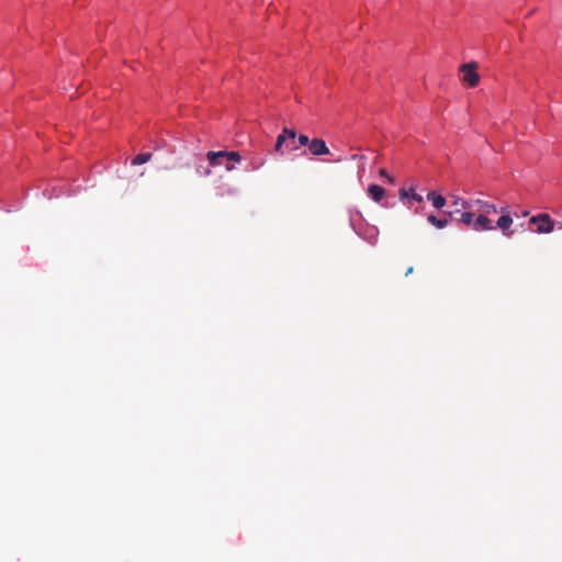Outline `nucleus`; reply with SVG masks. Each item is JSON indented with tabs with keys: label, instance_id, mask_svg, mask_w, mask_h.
Wrapping results in <instances>:
<instances>
[{
	"label": "nucleus",
	"instance_id": "nucleus-1",
	"mask_svg": "<svg viewBox=\"0 0 562 562\" xmlns=\"http://www.w3.org/2000/svg\"><path fill=\"white\" fill-rule=\"evenodd\" d=\"M530 225H537L535 232L537 234H550L555 228V222L547 213H540L529 218Z\"/></svg>",
	"mask_w": 562,
	"mask_h": 562
},
{
	"label": "nucleus",
	"instance_id": "nucleus-2",
	"mask_svg": "<svg viewBox=\"0 0 562 562\" xmlns=\"http://www.w3.org/2000/svg\"><path fill=\"white\" fill-rule=\"evenodd\" d=\"M476 63L463 64L460 67V71L463 72V81L467 82L470 87L477 86L480 81V76L476 72Z\"/></svg>",
	"mask_w": 562,
	"mask_h": 562
},
{
	"label": "nucleus",
	"instance_id": "nucleus-3",
	"mask_svg": "<svg viewBox=\"0 0 562 562\" xmlns=\"http://www.w3.org/2000/svg\"><path fill=\"white\" fill-rule=\"evenodd\" d=\"M206 158L209 162H217V158H225L228 161L234 162H240L241 157L238 151H227V150H220V151H207Z\"/></svg>",
	"mask_w": 562,
	"mask_h": 562
},
{
	"label": "nucleus",
	"instance_id": "nucleus-4",
	"mask_svg": "<svg viewBox=\"0 0 562 562\" xmlns=\"http://www.w3.org/2000/svg\"><path fill=\"white\" fill-rule=\"evenodd\" d=\"M308 151L313 156H324L330 153L325 140L322 138H313L310 143Z\"/></svg>",
	"mask_w": 562,
	"mask_h": 562
},
{
	"label": "nucleus",
	"instance_id": "nucleus-5",
	"mask_svg": "<svg viewBox=\"0 0 562 562\" xmlns=\"http://www.w3.org/2000/svg\"><path fill=\"white\" fill-rule=\"evenodd\" d=\"M471 202L473 203V211H477L480 212V214H496L497 213V207L495 204H492L490 202H486V201H483V200H480V199H476V200H471Z\"/></svg>",
	"mask_w": 562,
	"mask_h": 562
},
{
	"label": "nucleus",
	"instance_id": "nucleus-6",
	"mask_svg": "<svg viewBox=\"0 0 562 562\" xmlns=\"http://www.w3.org/2000/svg\"><path fill=\"white\" fill-rule=\"evenodd\" d=\"M513 218L507 214H503L496 222V227L502 231V233L506 237H512L514 235V231H512Z\"/></svg>",
	"mask_w": 562,
	"mask_h": 562
},
{
	"label": "nucleus",
	"instance_id": "nucleus-7",
	"mask_svg": "<svg viewBox=\"0 0 562 562\" xmlns=\"http://www.w3.org/2000/svg\"><path fill=\"white\" fill-rule=\"evenodd\" d=\"M490 214H479L473 224V231H492L495 227L488 218Z\"/></svg>",
	"mask_w": 562,
	"mask_h": 562
},
{
	"label": "nucleus",
	"instance_id": "nucleus-8",
	"mask_svg": "<svg viewBox=\"0 0 562 562\" xmlns=\"http://www.w3.org/2000/svg\"><path fill=\"white\" fill-rule=\"evenodd\" d=\"M368 194L374 202H380L385 196L386 191L379 184H370Z\"/></svg>",
	"mask_w": 562,
	"mask_h": 562
},
{
	"label": "nucleus",
	"instance_id": "nucleus-9",
	"mask_svg": "<svg viewBox=\"0 0 562 562\" xmlns=\"http://www.w3.org/2000/svg\"><path fill=\"white\" fill-rule=\"evenodd\" d=\"M427 200L430 201L432 206L438 210H441L446 205V199L435 191H431L427 194Z\"/></svg>",
	"mask_w": 562,
	"mask_h": 562
},
{
	"label": "nucleus",
	"instance_id": "nucleus-10",
	"mask_svg": "<svg viewBox=\"0 0 562 562\" xmlns=\"http://www.w3.org/2000/svg\"><path fill=\"white\" fill-rule=\"evenodd\" d=\"M459 223L469 226L473 229L474 224V211L473 210H465V212H462L459 217Z\"/></svg>",
	"mask_w": 562,
	"mask_h": 562
},
{
	"label": "nucleus",
	"instance_id": "nucleus-11",
	"mask_svg": "<svg viewBox=\"0 0 562 562\" xmlns=\"http://www.w3.org/2000/svg\"><path fill=\"white\" fill-rule=\"evenodd\" d=\"M398 194H400V199L401 200L406 199V198H412L416 202H422L423 201V196L417 194L413 189L406 190V189L403 188V189L400 190Z\"/></svg>",
	"mask_w": 562,
	"mask_h": 562
},
{
	"label": "nucleus",
	"instance_id": "nucleus-12",
	"mask_svg": "<svg viewBox=\"0 0 562 562\" xmlns=\"http://www.w3.org/2000/svg\"><path fill=\"white\" fill-rule=\"evenodd\" d=\"M452 204L454 206H460L463 210H473V203L471 202V200H464L457 195L452 196Z\"/></svg>",
	"mask_w": 562,
	"mask_h": 562
},
{
	"label": "nucleus",
	"instance_id": "nucleus-13",
	"mask_svg": "<svg viewBox=\"0 0 562 562\" xmlns=\"http://www.w3.org/2000/svg\"><path fill=\"white\" fill-rule=\"evenodd\" d=\"M427 221L437 228H445L448 225L447 218H438L437 216L429 214Z\"/></svg>",
	"mask_w": 562,
	"mask_h": 562
},
{
	"label": "nucleus",
	"instance_id": "nucleus-14",
	"mask_svg": "<svg viewBox=\"0 0 562 562\" xmlns=\"http://www.w3.org/2000/svg\"><path fill=\"white\" fill-rule=\"evenodd\" d=\"M150 159H151V154L150 153L138 154L132 160V165H134V166L143 165V164L148 162Z\"/></svg>",
	"mask_w": 562,
	"mask_h": 562
},
{
	"label": "nucleus",
	"instance_id": "nucleus-15",
	"mask_svg": "<svg viewBox=\"0 0 562 562\" xmlns=\"http://www.w3.org/2000/svg\"><path fill=\"white\" fill-rule=\"evenodd\" d=\"M286 142V137L281 133L278 135L276 144H274V151L276 153H282V146Z\"/></svg>",
	"mask_w": 562,
	"mask_h": 562
},
{
	"label": "nucleus",
	"instance_id": "nucleus-16",
	"mask_svg": "<svg viewBox=\"0 0 562 562\" xmlns=\"http://www.w3.org/2000/svg\"><path fill=\"white\" fill-rule=\"evenodd\" d=\"M282 134L286 137V139L290 138V139L293 140L296 137V132L294 130L289 128V127H284L282 130Z\"/></svg>",
	"mask_w": 562,
	"mask_h": 562
},
{
	"label": "nucleus",
	"instance_id": "nucleus-17",
	"mask_svg": "<svg viewBox=\"0 0 562 562\" xmlns=\"http://www.w3.org/2000/svg\"><path fill=\"white\" fill-rule=\"evenodd\" d=\"M297 140H299L300 146L308 147L312 139H310L307 135L301 134V135H299Z\"/></svg>",
	"mask_w": 562,
	"mask_h": 562
},
{
	"label": "nucleus",
	"instance_id": "nucleus-18",
	"mask_svg": "<svg viewBox=\"0 0 562 562\" xmlns=\"http://www.w3.org/2000/svg\"><path fill=\"white\" fill-rule=\"evenodd\" d=\"M379 175L380 177L385 178L386 181L391 184L395 182V179L392 176H390L385 169H380Z\"/></svg>",
	"mask_w": 562,
	"mask_h": 562
},
{
	"label": "nucleus",
	"instance_id": "nucleus-19",
	"mask_svg": "<svg viewBox=\"0 0 562 562\" xmlns=\"http://www.w3.org/2000/svg\"><path fill=\"white\" fill-rule=\"evenodd\" d=\"M223 159H224V158H217V159H216V161H217V162H210V164H211L212 166H221V165H223Z\"/></svg>",
	"mask_w": 562,
	"mask_h": 562
},
{
	"label": "nucleus",
	"instance_id": "nucleus-20",
	"mask_svg": "<svg viewBox=\"0 0 562 562\" xmlns=\"http://www.w3.org/2000/svg\"><path fill=\"white\" fill-rule=\"evenodd\" d=\"M260 166H262V162H251V169L252 170L258 169Z\"/></svg>",
	"mask_w": 562,
	"mask_h": 562
},
{
	"label": "nucleus",
	"instance_id": "nucleus-21",
	"mask_svg": "<svg viewBox=\"0 0 562 562\" xmlns=\"http://www.w3.org/2000/svg\"><path fill=\"white\" fill-rule=\"evenodd\" d=\"M414 271V268L413 267H409L405 273V276H409L411 273H413Z\"/></svg>",
	"mask_w": 562,
	"mask_h": 562
},
{
	"label": "nucleus",
	"instance_id": "nucleus-22",
	"mask_svg": "<svg viewBox=\"0 0 562 562\" xmlns=\"http://www.w3.org/2000/svg\"><path fill=\"white\" fill-rule=\"evenodd\" d=\"M234 169V166L233 165H226V170L227 171H232Z\"/></svg>",
	"mask_w": 562,
	"mask_h": 562
},
{
	"label": "nucleus",
	"instance_id": "nucleus-23",
	"mask_svg": "<svg viewBox=\"0 0 562 562\" xmlns=\"http://www.w3.org/2000/svg\"><path fill=\"white\" fill-rule=\"evenodd\" d=\"M558 229H562V222L558 223Z\"/></svg>",
	"mask_w": 562,
	"mask_h": 562
},
{
	"label": "nucleus",
	"instance_id": "nucleus-24",
	"mask_svg": "<svg viewBox=\"0 0 562 562\" xmlns=\"http://www.w3.org/2000/svg\"><path fill=\"white\" fill-rule=\"evenodd\" d=\"M528 214H529V212H528V211H525V212L522 213V216H528Z\"/></svg>",
	"mask_w": 562,
	"mask_h": 562
},
{
	"label": "nucleus",
	"instance_id": "nucleus-25",
	"mask_svg": "<svg viewBox=\"0 0 562 562\" xmlns=\"http://www.w3.org/2000/svg\"><path fill=\"white\" fill-rule=\"evenodd\" d=\"M210 173H211V170H210V169H206V170H205V175L207 176V175H210Z\"/></svg>",
	"mask_w": 562,
	"mask_h": 562
},
{
	"label": "nucleus",
	"instance_id": "nucleus-26",
	"mask_svg": "<svg viewBox=\"0 0 562 562\" xmlns=\"http://www.w3.org/2000/svg\"><path fill=\"white\" fill-rule=\"evenodd\" d=\"M378 236V233L375 232L373 235H372V238L375 239Z\"/></svg>",
	"mask_w": 562,
	"mask_h": 562
}]
</instances>
